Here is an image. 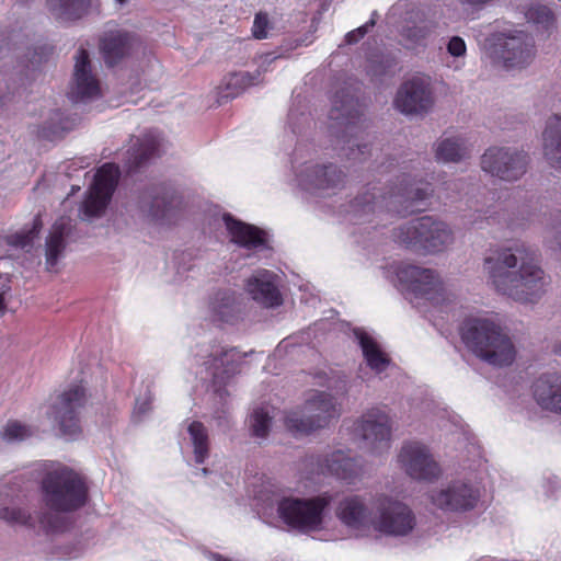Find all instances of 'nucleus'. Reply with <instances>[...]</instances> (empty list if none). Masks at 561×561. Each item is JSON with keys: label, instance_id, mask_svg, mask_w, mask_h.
Listing matches in <instances>:
<instances>
[{"label": "nucleus", "instance_id": "nucleus-1", "mask_svg": "<svg viewBox=\"0 0 561 561\" xmlns=\"http://www.w3.org/2000/svg\"><path fill=\"white\" fill-rule=\"evenodd\" d=\"M34 471L42 476V500L47 512L32 515L15 505L3 506L0 508V519L46 535L62 533L69 526L65 514L87 503V484L78 472L59 462L39 463Z\"/></svg>", "mask_w": 561, "mask_h": 561}, {"label": "nucleus", "instance_id": "nucleus-2", "mask_svg": "<svg viewBox=\"0 0 561 561\" xmlns=\"http://www.w3.org/2000/svg\"><path fill=\"white\" fill-rule=\"evenodd\" d=\"M332 500L329 492L299 497L268 484L255 496V510L265 524L284 525L302 535L333 540L335 537L327 533L328 508Z\"/></svg>", "mask_w": 561, "mask_h": 561}, {"label": "nucleus", "instance_id": "nucleus-3", "mask_svg": "<svg viewBox=\"0 0 561 561\" xmlns=\"http://www.w3.org/2000/svg\"><path fill=\"white\" fill-rule=\"evenodd\" d=\"M484 270L495 290L518 302H535L547 290L549 279L535 262L534 252L524 245L486 257Z\"/></svg>", "mask_w": 561, "mask_h": 561}, {"label": "nucleus", "instance_id": "nucleus-4", "mask_svg": "<svg viewBox=\"0 0 561 561\" xmlns=\"http://www.w3.org/2000/svg\"><path fill=\"white\" fill-rule=\"evenodd\" d=\"M430 192L428 183L403 176L400 187L397 191L391 190L388 195L379 187H369L363 195L355 198L346 214L354 225L370 224L375 219H378L377 225H379L392 211L407 215L422 210L421 205L428 197Z\"/></svg>", "mask_w": 561, "mask_h": 561}, {"label": "nucleus", "instance_id": "nucleus-5", "mask_svg": "<svg viewBox=\"0 0 561 561\" xmlns=\"http://www.w3.org/2000/svg\"><path fill=\"white\" fill-rule=\"evenodd\" d=\"M460 336L466 347L489 365L506 367L516 358L513 341L492 317L467 318L460 327Z\"/></svg>", "mask_w": 561, "mask_h": 561}, {"label": "nucleus", "instance_id": "nucleus-6", "mask_svg": "<svg viewBox=\"0 0 561 561\" xmlns=\"http://www.w3.org/2000/svg\"><path fill=\"white\" fill-rule=\"evenodd\" d=\"M386 276L417 308L425 305L443 308L454 299V295L447 289L435 270L396 263L386 268Z\"/></svg>", "mask_w": 561, "mask_h": 561}, {"label": "nucleus", "instance_id": "nucleus-7", "mask_svg": "<svg viewBox=\"0 0 561 561\" xmlns=\"http://www.w3.org/2000/svg\"><path fill=\"white\" fill-rule=\"evenodd\" d=\"M483 54L507 72L517 73L531 66L537 49L534 37L522 28L504 27L484 41Z\"/></svg>", "mask_w": 561, "mask_h": 561}, {"label": "nucleus", "instance_id": "nucleus-8", "mask_svg": "<svg viewBox=\"0 0 561 561\" xmlns=\"http://www.w3.org/2000/svg\"><path fill=\"white\" fill-rule=\"evenodd\" d=\"M291 169L293 183L312 196H332L343 187V173L332 163L318 162L314 152L301 145L295 148Z\"/></svg>", "mask_w": 561, "mask_h": 561}, {"label": "nucleus", "instance_id": "nucleus-9", "mask_svg": "<svg viewBox=\"0 0 561 561\" xmlns=\"http://www.w3.org/2000/svg\"><path fill=\"white\" fill-rule=\"evenodd\" d=\"M485 467L480 461L478 469L440 483L428 492V500L436 508L449 513H466L474 510L484 491Z\"/></svg>", "mask_w": 561, "mask_h": 561}, {"label": "nucleus", "instance_id": "nucleus-10", "mask_svg": "<svg viewBox=\"0 0 561 561\" xmlns=\"http://www.w3.org/2000/svg\"><path fill=\"white\" fill-rule=\"evenodd\" d=\"M392 238L405 249L426 254L443 252L454 242V234L448 225L431 216H423L399 226L393 230Z\"/></svg>", "mask_w": 561, "mask_h": 561}, {"label": "nucleus", "instance_id": "nucleus-11", "mask_svg": "<svg viewBox=\"0 0 561 561\" xmlns=\"http://www.w3.org/2000/svg\"><path fill=\"white\" fill-rule=\"evenodd\" d=\"M339 415L340 404L335 397L324 391L311 390L300 410L285 414L284 424L294 436H302L325 427Z\"/></svg>", "mask_w": 561, "mask_h": 561}, {"label": "nucleus", "instance_id": "nucleus-12", "mask_svg": "<svg viewBox=\"0 0 561 561\" xmlns=\"http://www.w3.org/2000/svg\"><path fill=\"white\" fill-rule=\"evenodd\" d=\"M360 110L358 101L348 91L336 93L332 100V107L329 114L331 121L330 128L334 133L341 150L345 152L343 156L348 160L362 161L367 146L359 145L357 137L354 135L356 124L360 118Z\"/></svg>", "mask_w": 561, "mask_h": 561}, {"label": "nucleus", "instance_id": "nucleus-13", "mask_svg": "<svg viewBox=\"0 0 561 561\" xmlns=\"http://www.w3.org/2000/svg\"><path fill=\"white\" fill-rule=\"evenodd\" d=\"M88 401L87 391L82 383L69 386L62 390L45 410V414L67 440H75L82 433L81 409Z\"/></svg>", "mask_w": 561, "mask_h": 561}, {"label": "nucleus", "instance_id": "nucleus-14", "mask_svg": "<svg viewBox=\"0 0 561 561\" xmlns=\"http://www.w3.org/2000/svg\"><path fill=\"white\" fill-rule=\"evenodd\" d=\"M375 512L374 529L387 537H407L416 526V517L412 508L398 497L385 492L371 495Z\"/></svg>", "mask_w": 561, "mask_h": 561}, {"label": "nucleus", "instance_id": "nucleus-15", "mask_svg": "<svg viewBox=\"0 0 561 561\" xmlns=\"http://www.w3.org/2000/svg\"><path fill=\"white\" fill-rule=\"evenodd\" d=\"M353 434L359 439L360 448L381 455L390 448V417L383 410L373 408L353 424Z\"/></svg>", "mask_w": 561, "mask_h": 561}, {"label": "nucleus", "instance_id": "nucleus-16", "mask_svg": "<svg viewBox=\"0 0 561 561\" xmlns=\"http://www.w3.org/2000/svg\"><path fill=\"white\" fill-rule=\"evenodd\" d=\"M397 462L408 477L416 481H432L442 473L428 447L419 440L404 442L397 455Z\"/></svg>", "mask_w": 561, "mask_h": 561}, {"label": "nucleus", "instance_id": "nucleus-17", "mask_svg": "<svg viewBox=\"0 0 561 561\" xmlns=\"http://www.w3.org/2000/svg\"><path fill=\"white\" fill-rule=\"evenodd\" d=\"M119 174V168L112 162L104 163L98 169L94 181L81 206L83 219H91L104 211L115 191Z\"/></svg>", "mask_w": 561, "mask_h": 561}, {"label": "nucleus", "instance_id": "nucleus-18", "mask_svg": "<svg viewBox=\"0 0 561 561\" xmlns=\"http://www.w3.org/2000/svg\"><path fill=\"white\" fill-rule=\"evenodd\" d=\"M335 516L340 523L354 536L367 537L373 534L375 512L366 500L357 494L346 495L339 501Z\"/></svg>", "mask_w": 561, "mask_h": 561}, {"label": "nucleus", "instance_id": "nucleus-19", "mask_svg": "<svg viewBox=\"0 0 561 561\" xmlns=\"http://www.w3.org/2000/svg\"><path fill=\"white\" fill-rule=\"evenodd\" d=\"M526 154L511 148L493 147L481 158L484 172L508 182L518 180L526 172Z\"/></svg>", "mask_w": 561, "mask_h": 561}, {"label": "nucleus", "instance_id": "nucleus-20", "mask_svg": "<svg viewBox=\"0 0 561 561\" xmlns=\"http://www.w3.org/2000/svg\"><path fill=\"white\" fill-rule=\"evenodd\" d=\"M69 99L73 103H87L101 96V84L93 71L90 56L83 48H79L75 56L73 78Z\"/></svg>", "mask_w": 561, "mask_h": 561}, {"label": "nucleus", "instance_id": "nucleus-21", "mask_svg": "<svg viewBox=\"0 0 561 561\" xmlns=\"http://www.w3.org/2000/svg\"><path fill=\"white\" fill-rule=\"evenodd\" d=\"M307 466L311 473L332 474L347 484H354L363 476L359 460L343 450H335L323 459L310 457Z\"/></svg>", "mask_w": 561, "mask_h": 561}, {"label": "nucleus", "instance_id": "nucleus-22", "mask_svg": "<svg viewBox=\"0 0 561 561\" xmlns=\"http://www.w3.org/2000/svg\"><path fill=\"white\" fill-rule=\"evenodd\" d=\"M431 79L427 76H414L398 90L394 106L403 114L427 112L433 105Z\"/></svg>", "mask_w": 561, "mask_h": 561}, {"label": "nucleus", "instance_id": "nucleus-23", "mask_svg": "<svg viewBox=\"0 0 561 561\" xmlns=\"http://www.w3.org/2000/svg\"><path fill=\"white\" fill-rule=\"evenodd\" d=\"M244 291L257 305L266 309H275L283 305L280 277L270 270H256L244 282Z\"/></svg>", "mask_w": 561, "mask_h": 561}, {"label": "nucleus", "instance_id": "nucleus-24", "mask_svg": "<svg viewBox=\"0 0 561 561\" xmlns=\"http://www.w3.org/2000/svg\"><path fill=\"white\" fill-rule=\"evenodd\" d=\"M214 224L216 226L224 225L233 243L249 251H268L266 233L263 230L237 220L229 214H215Z\"/></svg>", "mask_w": 561, "mask_h": 561}, {"label": "nucleus", "instance_id": "nucleus-25", "mask_svg": "<svg viewBox=\"0 0 561 561\" xmlns=\"http://www.w3.org/2000/svg\"><path fill=\"white\" fill-rule=\"evenodd\" d=\"M138 45L137 37L121 28H110L100 39V51L107 66H115L129 56Z\"/></svg>", "mask_w": 561, "mask_h": 561}, {"label": "nucleus", "instance_id": "nucleus-26", "mask_svg": "<svg viewBox=\"0 0 561 561\" xmlns=\"http://www.w3.org/2000/svg\"><path fill=\"white\" fill-rule=\"evenodd\" d=\"M196 357H199L196 358V364L204 367V369L197 371L202 380H207L211 377L216 381L217 379H222V375L229 376L239 370L236 364V359L239 358V352L234 348L224 351L217 347L209 354L207 351L205 354L198 353Z\"/></svg>", "mask_w": 561, "mask_h": 561}, {"label": "nucleus", "instance_id": "nucleus-27", "mask_svg": "<svg viewBox=\"0 0 561 561\" xmlns=\"http://www.w3.org/2000/svg\"><path fill=\"white\" fill-rule=\"evenodd\" d=\"M209 316L214 322L233 325L243 320L245 305L231 290L217 291L209 301Z\"/></svg>", "mask_w": 561, "mask_h": 561}, {"label": "nucleus", "instance_id": "nucleus-28", "mask_svg": "<svg viewBox=\"0 0 561 561\" xmlns=\"http://www.w3.org/2000/svg\"><path fill=\"white\" fill-rule=\"evenodd\" d=\"M182 204V197L178 193L163 188L152 197L145 216L153 225H170L179 217Z\"/></svg>", "mask_w": 561, "mask_h": 561}, {"label": "nucleus", "instance_id": "nucleus-29", "mask_svg": "<svg viewBox=\"0 0 561 561\" xmlns=\"http://www.w3.org/2000/svg\"><path fill=\"white\" fill-rule=\"evenodd\" d=\"M163 150V138L157 131H149L142 138H137L126 151L125 168L134 171L151 159L160 156Z\"/></svg>", "mask_w": 561, "mask_h": 561}, {"label": "nucleus", "instance_id": "nucleus-30", "mask_svg": "<svg viewBox=\"0 0 561 561\" xmlns=\"http://www.w3.org/2000/svg\"><path fill=\"white\" fill-rule=\"evenodd\" d=\"M533 396L540 408L561 413V374L540 375L533 383Z\"/></svg>", "mask_w": 561, "mask_h": 561}, {"label": "nucleus", "instance_id": "nucleus-31", "mask_svg": "<svg viewBox=\"0 0 561 561\" xmlns=\"http://www.w3.org/2000/svg\"><path fill=\"white\" fill-rule=\"evenodd\" d=\"M70 230V219L59 218L51 227L45 244V264L48 272H56L60 259L64 256L65 237Z\"/></svg>", "mask_w": 561, "mask_h": 561}, {"label": "nucleus", "instance_id": "nucleus-32", "mask_svg": "<svg viewBox=\"0 0 561 561\" xmlns=\"http://www.w3.org/2000/svg\"><path fill=\"white\" fill-rule=\"evenodd\" d=\"M354 334L367 366L377 375L383 373L389 367L390 360L377 340L370 333L360 329L355 330Z\"/></svg>", "mask_w": 561, "mask_h": 561}, {"label": "nucleus", "instance_id": "nucleus-33", "mask_svg": "<svg viewBox=\"0 0 561 561\" xmlns=\"http://www.w3.org/2000/svg\"><path fill=\"white\" fill-rule=\"evenodd\" d=\"M543 152L556 169H561V115H551L542 133Z\"/></svg>", "mask_w": 561, "mask_h": 561}, {"label": "nucleus", "instance_id": "nucleus-34", "mask_svg": "<svg viewBox=\"0 0 561 561\" xmlns=\"http://www.w3.org/2000/svg\"><path fill=\"white\" fill-rule=\"evenodd\" d=\"M183 440L192 450L193 461L203 465L209 456L208 432L198 421L188 422Z\"/></svg>", "mask_w": 561, "mask_h": 561}, {"label": "nucleus", "instance_id": "nucleus-35", "mask_svg": "<svg viewBox=\"0 0 561 561\" xmlns=\"http://www.w3.org/2000/svg\"><path fill=\"white\" fill-rule=\"evenodd\" d=\"M260 71H237L227 75L221 82L224 98L233 99L244 92L248 88L261 83Z\"/></svg>", "mask_w": 561, "mask_h": 561}, {"label": "nucleus", "instance_id": "nucleus-36", "mask_svg": "<svg viewBox=\"0 0 561 561\" xmlns=\"http://www.w3.org/2000/svg\"><path fill=\"white\" fill-rule=\"evenodd\" d=\"M93 2L94 0H48L47 8L55 19L71 21L85 14Z\"/></svg>", "mask_w": 561, "mask_h": 561}, {"label": "nucleus", "instance_id": "nucleus-37", "mask_svg": "<svg viewBox=\"0 0 561 561\" xmlns=\"http://www.w3.org/2000/svg\"><path fill=\"white\" fill-rule=\"evenodd\" d=\"M469 152L468 145L462 137H446L436 145L435 156L438 161L457 162Z\"/></svg>", "mask_w": 561, "mask_h": 561}, {"label": "nucleus", "instance_id": "nucleus-38", "mask_svg": "<svg viewBox=\"0 0 561 561\" xmlns=\"http://www.w3.org/2000/svg\"><path fill=\"white\" fill-rule=\"evenodd\" d=\"M520 12L526 21L535 25L538 30H550L554 24L552 11L545 4L531 1L520 7Z\"/></svg>", "mask_w": 561, "mask_h": 561}, {"label": "nucleus", "instance_id": "nucleus-39", "mask_svg": "<svg viewBox=\"0 0 561 561\" xmlns=\"http://www.w3.org/2000/svg\"><path fill=\"white\" fill-rule=\"evenodd\" d=\"M274 408L262 405L253 410L249 423L252 435L257 438H265L270 432L274 415Z\"/></svg>", "mask_w": 561, "mask_h": 561}, {"label": "nucleus", "instance_id": "nucleus-40", "mask_svg": "<svg viewBox=\"0 0 561 561\" xmlns=\"http://www.w3.org/2000/svg\"><path fill=\"white\" fill-rule=\"evenodd\" d=\"M447 54L451 57L450 61H446V67L459 71L465 66V58L467 55V46L460 36H453L447 43Z\"/></svg>", "mask_w": 561, "mask_h": 561}, {"label": "nucleus", "instance_id": "nucleus-41", "mask_svg": "<svg viewBox=\"0 0 561 561\" xmlns=\"http://www.w3.org/2000/svg\"><path fill=\"white\" fill-rule=\"evenodd\" d=\"M435 420L437 426L447 433L457 434L458 432H462L461 419L446 408H439L437 410Z\"/></svg>", "mask_w": 561, "mask_h": 561}, {"label": "nucleus", "instance_id": "nucleus-42", "mask_svg": "<svg viewBox=\"0 0 561 561\" xmlns=\"http://www.w3.org/2000/svg\"><path fill=\"white\" fill-rule=\"evenodd\" d=\"M32 434L30 426L19 421H10L2 431V438L8 443H18L31 437Z\"/></svg>", "mask_w": 561, "mask_h": 561}, {"label": "nucleus", "instance_id": "nucleus-43", "mask_svg": "<svg viewBox=\"0 0 561 561\" xmlns=\"http://www.w3.org/2000/svg\"><path fill=\"white\" fill-rule=\"evenodd\" d=\"M152 392L147 387L142 394L136 398L135 407L133 410V420L140 422L151 410Z\"/></svg>", "mask_w": 561, "mask_h": 561}, {"label": "nucleus", "instance_id": "nucleus-44", "mask_svg": "<svg viewBox=\"0 0 561 561\" xmlns=\"http://www.w3.org/2000/svg\"><path fill=\"white\" fill-rule=\"evenodd\" d=\"M428 28L426 26H413L407 27L402 32L404 38V45L408 48H414L424 43V39L428 35Z\"/></svg>", "mask_w": 561, "mask_h": 561}, {"label": "nucleus", "instance_id": "nucleus-45", "mask_svg": "<svg viewBox=\"0 0 561 561\" xmlns=\"http://www.w3.org/2000/svg\"><path fill=\"white\" fill-rule=\"evenodd\" d=\"M375 16V13L373 14V16L370 18V20L365 23L364 25L348 32L346 35H345V42L346 44H355L357 43L360 38H363L369 31V28H371L376 21L374 19Z\"/></svg>", "mask_w": 561, "mask_h": 561}, {"label": "nucleus", "instance_id": "nucleus-46", "mask_svg": "<svg viewBox=\"0 0 561 561\" xmlns=\"http://www.w3.org/2000/svg\"><path fill=\"white\" fill-rule=\"evenodd\" d=\"M268 19L265 13H257L254 18L252 33L257 39L265 38L267 36Z\"/></svg>", "mask_w": 561, "mask_h": 561}, {"label": "nucleus", "instance_id": "nucleus-47", "mask_svg": "<svg viewBox=\"0 0 561 561\" xmlns=\"http://www.w3.org/2000/svg\"><path fill=\"white\" fill-rule=\"evenodd\" d=\"M42 226V221L39 217H36L34 220V227L33 231L26 233V234H14L11 237L10 243L15 247L24 248L26 247L33 239L32 233L37 232Z\"/></svg>", "mask_w": 561, "mask_h": 561}, {"label": "nucleus", "instance_id": "nucleus-48", "mask_svg": "<svg viewBox=\"0 0 561 561\" xmlns=\"http://www.w3.org/2000/svg\"><path fill=\"white\" fill-rule=\"evenodd\" d=\"M27 482L28 481H25V479H24V474L14 477V482L12 483V486H10L8 491H5L4 495L7 497H10V496L19 497V493H23L24 491H26L28 489Z\"/></svg>", "mask_w": 561, "mask_h": 561}, {"label": "nucleus", "instance_id": "nucleus-49", "mask_svg": "<svg viewBox=\"0 0 561 561\" xmlns=\"http://www.w3.org/2000/svg\"><path fill=\"white\" fill-rule=\"evenodd\" d=\"M297 122L307 123V122H309V116L304 113L298 116L295 111H290L289 115H288V124L294 134L299 133Z\"/></svg>", "mask_w": 561, "mask_h": 561}, {"label": "nucleus", "instance_id": "nucleus-50", "mask_svg": "<svg viewBox=\"0 0 561 561\" xmlns=\"http://www.w3.org/2000/svg\"><path fill=\"white\" fill-rule=\"evenodd\" d=\"M4 312H5L4 298H3V295L0 294V317L3 316Z\"/></svg>", "mask_w": 561, "mask_h": 561}, {"label": "nucleus", "instance_id": "nucleus-51", "mask_svg": "<svg viewBox=\"0 0 561 561\" xmlns=\"http://www.w3.org/2000/svg\"><path fill=\"white\" fill-rule=\"evenodd\" d=\"M78 554L72 552H65L58 556V558H76Z\"/></svg>", "mask_w": 561, "mask_h": 561}, {"label": "nucleus", "instance_id": "nucleus-52", "mask_svg": "<svg viewBox=\"0 0 561 561\" xmlns=\"http://www.w3.org/2000/svg\"><path fill=\"white\" fill-rule=\"evenodd\" d=\"M554 353L561 356V341L554 346Z\"/></svg>", "mask_w": 561, "mask_h": 561}, {"label": "nucleus", "instance_id": "nucleus-53", "mask_svg": "<svg viewBox=\"0 0 561 561\" xmlns=\"http://www.w3.org/2000/svg\"><path fill=\"white\" fill-rule=\"evenodd\" d=\"M199 473L203 474V476H206L208 473V469L203 467L199 469Z\"/></svg>", "mask_w": 561, "mask_h": 561}, {"label": "nucleus", "instance_id": "nucleus-54", "mask_svg": "<svg viewBox=\"0 0 561 561\" xmlns=\"http://www.w3.org/2000/svg\"><path fill=\"white\" fill-rule=\"evenodd\" d=\"M4 53H5V51H3V47L1 46V47H0V58H3Z\"/></svg>", "mask_w": 561, "mask_h": 561}, {"label": "nucleus", "instance_id": "nucleus-55", "mask_svg": "<svg viewBox=\"0 0 561 561\" xmlns=\"http://www.w3.org/2000/svg\"><path fill=\"white\" fill-rule=\"evenodd\" d=\"M118 4L123 5L127 0H115Z\"/></svg>", "mask_w": 561, "mask_h": 561}, {"label": "nucleus", "instance_id": "nucleus-56", "mask_svg": "<svg viewBox=\"0 0 561 561\" xmlns=\"http://www.w3.org/2000/svg\"><path fill=\"white\" fill-rule=\"evenodd\" d=\"M561 2V0H559Z\"/></svg>", "mask_w": 561, "mask_h": 561}]
</instances>
